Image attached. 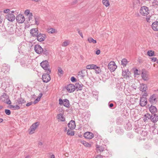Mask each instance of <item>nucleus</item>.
Returning <instances> with one entry per match:
<instances>
[{
    "mask_svg": "<svg viewBox=\"0 0 158 158\" xmlns=\"http://www.w3.org/2000/svg\"><path fill=\"white\" fill-rule=\"evenodd\" d=\"M3 12L4 13L6 14L5 17L8 21L12 22L15 20V17L13 14L15 13L14 11H10L9 9H6L4 10Z\"/></svg>",
    "mask_w": 158,
    "mask_h": 158,
    "instance_id": "1",
    "label": "nucleus"
},
{
    "mask_svg": "<svg viewBox=\"0 0 158 158\" xmlns=\"http://www.w3.org/2000/svg\"><path fill=\"white\" fill-rule=\"evenodd\" d=\"M40 65L46 71L47 73H50L51 71L49 68V65L47 60L42 61L40 63Z\"/></svg>",
    "mask_w": 158,
    "mask_h": 158,
    "instance_id": "2",
    "label": "nucleus"
},
{
    "mask_svg": "<svg viewBox=\"0 0 158 158\" xmlns=\"http://www.w3.org/2000/svg\"><path fill=\"white\" fill-rule=\"evenodd\" d=\"M0 99L2 102L7 104L10 105L11 103L9 96L6 94L4 93L1 96Z\"/></svg>",
    "mask_w": 158,
    "mask_h": 158,
    "instance_id": "3",
    "label": "nucleus"
},
{
    "mask_svg": "<svg viewBox=\"0 0 158 158\" xmlns=\"http://www.w3.org/2000/svg\"><path fill=\"white\" fill-rule=\"evenodd\" d=\"M28 17V20L29 22L33 24H36L38 25L39 24V19L37 18H35L33 19V20H32L33 19L32 14L31 13L29 15H27Z\"/></svg>",
    "mask_w": 158,
    "mask_h": 158,
    "instance_id": "4",
    "label": "nucleus"
},
{
    "mask_svg": "<svg viewBox=\"0 0 158 158\" xmlns=\"http://www.w3.org/2000/svg\"><path fill=\"white\" fill-rule=\"evenodd\" d=\"M31 61L29 59L22 58L21 60V65L23 67H26L29 66L31 63Z\"/></svg>",
    "mask_w": 158,
    "mask_h": 158,
    "instance_id": "5",
    "label": "nucleus"
},
{
    "mask_svg": "<svg viewBox=\"0 0 158 158\" xmlns=\"http://www.w3.org/2000/svg\"><path fill=\"white\" fill-rule=\"evenodd\" d=\"M149 10L148 8L146 6L142 7L140 10V14L143 16H146L149 13Z\"/></svg>",
    "mask_w": 158,
    "mask_h": 158,
    "instance_id": "6",
    "label": "nucleus"
},
{
    "mask_svg": "<svg viewBox=\"0 0 158 158\" xmlns=\"http://www.w3.org/2000/svg\"><path fill=\"white\" fill-rule=\"evenodd\" d=\"M147 89V87L146 85L142 84L140 85V91H142L144 93L143 94V96L146 97L148 95V94L146 93V90Z\"/></svg>",
    "mask_w": 158,
    "mask_h": 158,
    "instance_id": "7",
    "label": "nucleus"
},
{
    "mask_svg": "<svg viewBox=\"0 0 158 158\" xmlns=\"http://www.w3.org/2000/svg\"><path fill=\"white\" fill-rule=\"evenodd\" d=\"M117 66L114 61L110 62L108 65V68L111 71L113 72L117 68Z\"/></svg>",
    "mask_w": 158,
    "mask_h": 158,
    "instance_id": "8",
    "label": "nucleus"
},
{
    "mask_svg": "<svg viewBox=\"0 0 158 158\" xmlns=\"http://www.w3.org/2000/svg\"><path fill=\"white\" fill-rule=\"evenodd\" d=\"M35 52L38 54H40L43 52L45 54L43 48L39 45H36L34 47Z\"/></svg>",
    "mask_w": 158,
    "mask_h": 158,
    "instance_id": "9",
    "label": "nucleus"
},
{
    "mask_svg": "<svg viewBox=\"0 0 158 158\" xmlns=\"http://www.w3.org/2000/svg\"><path fill=\"white\" fill-rule=\"evenodd\" d=\"M39 125V123L38 122H36L33 124L30 127L29 134H31L34 133L35 131L38 127Z\"/></svg>",
    "mask_w": 158,
    "mask_h": 158,
    "instance_id": "10",
    "label": "nucleus"
},
{
    "mask_svg": "<svg viewBox=\"0 0 158 158\" xmlns=\"http://www.w3.org/2000/svg\"><path fill=\"white\" fill-rule=\"evenodd\" d=\"M149 101L151 104H156L157 102L156 96L155 94H153L150 96Z\"/></svg>",
    "mask_w": 158,
    "mask_h": 158,
    "instance_id": "11",
    "label": "nucleus"
},
{
    "mask_svg": "<svg viewBox=\"0 0 158 158\" xmlns=\"http://www.w3.org/2000/svg\"><path fill=\"white\" fill-rule=\"evenodd\" d=\"M49 73L44 74L42 77V79L44 82L47 83L51 79Z\"/></svg>",
    "mask_w": 158,
    "mask_h": 158,
    "instance_id": "12",
    "label": "nucleus"
},
{
    "mask_svg": "<svg viewBox=\"0 0 158 158\" xmlns=\"http://www.w3.org/2000/svg\"><path fill=\"white\" fill-rule=\"evenodd\" d=\"M144 97L143 96L140 98V105L142 106H145L147 103V98Z\"/></svg>",
    "mask_w": 158,
    "mask_h": 158,
    "instance_id": "13",
    "label": "nucleus"
},
{
    "mask_svg": "<svg viewBox=\"0 0 158 158\" xmlns=\"http://www.w3.org/2000/svg\"><path fill=\"white\" fill-rule=\"evenodd\" d=\"M16 20L19 23H23L25 21V18L21 14L18 15L16 17Z\"/></svg>",
    "mask_w": 158,
    "mask_h": 158,
    "instance_id": "14",
    "label": "nucleus"
},
{
    "mask_svg": "<svg viewBox=\"0 0 158 158\" xmlns=\"http://www.w3.org/2000/svg\"><path fill=\"white\" fill-rule=\"evenodd\" d=\"M66 89L69 92H73L75 90V86L73 85L70 84L67 86Z\"/></svg>",
    "mask_w": 158,
    "mask_h": 158,
    "instance_id": "15",
    "label": "nucleus"
},
{
    "mask_svg": "<svg viewBox=\"0 0 158 158\" xmlns=\"http://www.w3.org/2000/svg\"><path fill=\"white\" fill-rule=\"evenodd\" d=\"M30 34L31 36L36 37L38 35V31L36 28H33L30 30Z\"/></svg>",
    "mask_w": 158,
    "mask_h": 158,
    "instance_id": "16",
    "label": "nucleus"
},
{
    "mask_svg": "<svg viewBox=\"0 0 158 158\" xmlns=\"http://www.w3.org/2000/svg\"><path fill=\"white\" fill-rule=\"evenodd\" d=\"M36 37L37 40L40 42L44 41L45 39V35L44 34L40 33Z\"/></svg>",
    "mask_w": 158,
    "mask_h": 158,
    "instance_id": "17",
    "label": "nucleus"
},
{
    "mask_svg": "<svg viewBox=\"0 0 158 158\" xmlns=\"http://www.w3.org/2000/svg\"><path fill=\"white\" fill-rule=\"evenodd\" d=\"M84 137L87 139H91L94 137V135L92 133L87 132L84 133Z\"/></svg>",
    "mask_w": 158,
    "mask_h": 158,
    "instance_id": "18",
    "label": "nucleus"
},
{
    "mask_svg": "<svg viewBox=\"0 0 158 158\" xmlns=\"http://www.w3.org/2000/svg\"><path fill=\"white\" fill-rule=\"evenodd\" d=\"M68 126L71 129H73L76 127L75 123L74 121L71 120L68 124Z\"/></svg>",
    "mask_w": 158,
    "mask_h": 158,
    "instance_id": "19",
    "label": "nucleus"
},
{
    "mask_svg": "<svg viewBox=\"0 0 158 158\" xmlns=\"http://www.w3.org/2000/svg\"><path fill=\"white\" fill-rule=\"evenodd\" d=\"M10 68L9 65H6L5 64L3 65L2 68V71L4 72L5 73H6L10 70Z\"/></svg>",
    "mask_w": 158,
    "mask_h": 158,
    "instance_id": "20",
    "label": "nucleus"
},
{
    "mask_svg": "<svg viewBox=\"0 0 158 158\" xmlns=\"http://www.w3.org/2000/svg\"><path fill=\"white\" fill-rule=\"evenodd\" d=\"M130 72L128 69L125 70H123L122 72V75L124 78H127L129 77Z\"/></svg>",
    "mask_w": 158,
    "mask_h": 158,
    "instance_id": "21",
    "label": "nucleus"
},
{
    "mask_svg": "<svg viewBox=\"0 0 158 158\" xmlns=\"http://www.w3.org/2000/svg\"><path fill=\"white\" fill-rule=\"evenodd\" d=\"M152 28L155 31H158V22L155 21L152 24Z\"/></svg>",
    "mask_w": 158,
    "mask_h": 158,
    "instance_id": "22",
    "label": "nucleus"
},
{
    "mask_svg": "<svg viewBox=\"0 0 158 158\" xmlns=\"http://www.w3.org/2000/svg\"><path fill=\"white\" fill-rule=\"evenodd\" d=\"M75 88L76 87V89H77V91L78 90H81L82 89V87L83 86V85L81 83H76L75 84Z\"/></svg>",
    "mask_w": 158,
    "mask_h": 158,
    "instance_id": "23",
    "label": "nucleus"
},
{
    "mask_svg": "<svg viewBox=\"0 0 158 158\" xmlns=\"http://www.w3.org/2000/svg\"><path fill=\"white\" fill-rule=\"evenodd\" d=\"M104 145L100 146L97 144L96 145V150L98 152H102L104 150Z\"/></svg>",
    "mask_w": 158,
    "mask_h": 158,
    "instance_id": "24",
    "label": "nucleus"
},
{
    "mask_svg": "<svg viewBox=\"0 0 158 158\" xmlns=\"http://www.w3.org/2000/svg\"><path fill=\"white\" fill-rule=\"evenodd\" d=\"M151 119L154 123H155L158 120V116L156 114H154L151 116Z\"/></svg>",
    "mask_w": 158,
    "mask_h": 158,
    "instance_id": "25",
    "label": "nucleus"
},
{
    "mask_svg": "<svg viewBox=\"0 0 158 158\" xmlns=\"http://www.w3.org/2000/svg\"><path fill=\"white\" fill-rule=\"evenodd\" d=\"M57 118L59 121H65L64 117L63 116V114H58L57 116Z\"/></svg>",
    "mask_w": 158,
    "mask_h": 158,
    "instance_id": "26",
    "label": "nucleus"
},
{
    "mask_svg": "<svg viewBox=\"0 0 158 158\" xmlns=\"http://www.w3.org/2000/svg\"><path fill=\"white\" fill-rule=\"evenodd\" d=\"M141 76L142 79L144 81H147L148 79V75L146 72H143L142 73Z\"/></svg>",
    "mask_w": 158,
    "mask_h": 158,
    "instance_id": "27",
    "label": "nucleus"
},
{
    "mask_svg": "<svg viewBox=\"0 0 158 158\" xmlns=\"http://www.w3.org/2000/svg\"><path fill=\"white\" fill-rule=\"evenodd\" d=\"M150 111L152 114L155 113L157 112V109L155 106H151L149 108Z\"/></svg>",
    "mask_w": 158,
    "mask_h": 158,
    "instance_id": "28",
    "label": "nucleus"
},
{
    "mask_svg": "<svg viewBox=\"0 0 158 158\" xmlns=\"http://www.w3.org/2000/svg\"><path fill=\"white\" fill-rule=\"evenodd\" d=\"M97 65L94 64H89L86 66V68L88 69H95Z\"/></svg>",
    "mask_w": 158,
    "mask_h": 158,
    "instance_id": "29",
    "label": "nucleus"
},
{
    "mask_svg": "<svg viewBox=\"0 0 158 158\" xmlns=\"http://www.w3.org/2000/svg\"><path fill=\"white\" fill-rule=\"evenodd\" d=\"M152 5L155 8H158V0H152Z\"/></svg>",
    "mask_w": 158,
    "mask_h": 158,
    "instance_id": "30",
    "label": "nucleus"
},
{
    "mask_svg": "<svg viewBox=\"0 0 158 158\" xmlns=\"http://www.w3.org/2000/svg\"><path fill=\"white\" fill-rule=\"evenodd\" d=\"M63 105L66 107H69L70 106L69 101L66 99L64 100Z\"/></svg>",
    "mask_w": 158,
    "mask_h": 158,
    "instance_id": "31",
    "label": "nucleus"
},
{
    "mask_svg": "<svg viewBox=\"0 0 158 158\" xmlns=\"http://www.w3.org/2000/svg\"><path fill=\"white\" fill-rule=\"evenodd\" d=\"M143 118V120L144 122H145L147 120H148V119H151V116H150V115L149 114L147 113L144 115Z\"/></svg>",
    "mask_w": 158,
    "mask_h": 158,
    "instance_id": "32",
    "label": "nucleus"
},
{
    "mask_svg": "<svg viewBox=\"0 0 158 158\" xmlns=\"http://www.w3.org/2000/svg\"><path fill=\"white\" fill-rule=\"evenodd\" d=\"M48 33L51 34L56 33L57 32V30L51 28L48 29Z\"/></svg>",
    "mask_w": 158,
    "mask_h": 158,
    "instance_id": "33",
    "label": "nucleus"
},
{
    "mask_svg": "<svg viewBox=\"0 0 158 158\" xmlns=\"http://www.w3.org/2000/svg\"><path fill=\"white\" fill-rule=\"evenodd\" d=\"M25 44L24 43H21L19 46L18 49L19 50L22 51L23 50L25 49V47L24 44Z\"/></svg>",
    "mask_w": 158,
    "mask_h": 158,
    "instance_id": "34",
    "label": "nucleus"
},
{
    "mask_svg": "<svg viewBox=\"0 0 158 158\" xmlns=\"http://www.w3.org/2000/svg\"><path fill=\"white\" fill-rule=\"evenodd\" d=\"M102 2L103 4L106 7L110 6V4L109 2V0H102Z\"/></svg>",
    "mask_w": 158,
    "mask_h": 158,
    "instance_id": "35",
    "label": "nucleus"
},
{
    "mask_svg": "<svg viewBox=\"0 0 158 158\" xmlns=\"http://www.w3.org/2000/svg\"><path fill=\"white\" fill-rule=\"evenodd\" d=\"M70 43V41L69 40H66L62 44V46L66 47L68 46Z\"/></svg>",
    "mask_w": 158,
    "mask_h": 158,
    "instance_id": "36",
    "label": "nucleus"
},
{
    "mask_svg": "<svg viewBox=\"0 0 158 158\" xmlns=\"http://www.w3.org/2000/svg\"><path fill=\"white\" fill-rule=\"evenodd\" d=\"M8 32L10 35L14 34L15 32V31L13 27H10L9 29Z\"/></svg>",
    "mask_w": 158,
    "mask_h": 158,
    "instance_id": "37",
    "label": "nucleus"
},
{
    "mask_svg": "<svg viewBox=\"0 0 158 158\" xmlns=\"http://www.w3.org/2000/svg\"><path fill=\"white\" fill-rule=\"evenodd\" d=\"M42 95L43 94L42 93H40L39 97L34 102V104L37 103L40 101V98L42 96Z\"/></svg>",
    "mask_w": 158,
    "mask_h": 158,
    "instance_id": "38",
    "label": "nucleus"
},
{
    "mask_svg": "<svg viewBox=\"0 0 158 158\" xmlns=\"http://www.w3.org/2000/svg\"><path fill=\"white\" fill-rule=\"evenodd\" d=\"M96 68L94 69L95 73L96 74H99L101 72V70L100 67L97 66Z\"/></svg>",
    "mask_w": 158,
    "mask_h": 158,
    "instance_id": "39",
    "label": "nucleus"
},
{
    "mask_svg": "<svg viewBox=\"0 0 158 158\" xmlns=\"http://www.w3.org/2000/svg\"><path fill=\"white\" fill-rule=\"evenodd\" d=\"M17 101L19 104H22L25 102V100L22 98H19L18 99Z\"/></svg>",
    "mask_w": 158,
    "mask_h": 158,
    "instance_id": "40",
    "label": "nucleus"
},
{
    "mask_svg": "<svg viewBox=\"0 0 158 158\" xmlns=\"http://www.w3.org/2000/svg\"><path fill=\"white\" fill-rule=\"evenodd\" d=\"M128 61L126 59H123L121 61V64L123 66H125L127 64Z\"/></svg>",
    "mask_w": 158,
    "mask_h": 158,
    "instance_id": "41",
    "label": "nucleus"
},
{
    "mask_svg": "<svg viewBox=\"0 0 158 158\" xmlns=\"http://www.w3.org/2000/svg\"><path fill=\"white\" fill-rule=\"evenodd\" d=\"M88 40L90 43H92L94 44L96 43L97 41L96 40H94L91 37H89L88 38Z\"/></svg>",
    "mask_w": 158,
    "mask_h": 158,
    "instance_id": "42",
    "label": "nucleus"
},
{
    "mask_svg": "<svg viewBox=\"0 0 158 158\" xmlns=\"http://www.w3.org/2000/svg\"><path fill=\"white\" fill-rule=\"evenodd\" d=\"M84 70L78 72V76L81 77V78L85 76V74L84 73Z\"/></svg>",
    "mask_w": 158,
    "mask_h": 158,
    "instance_id": "43",
    "label": "nucleus"
},
{
    "mask_svg": "<svg viewBox=\"0 0 158 158\" xmlns=\"http://www.w3.org/2000/svg\"><path fill=\"white\" fill-rule=\"evenodd\" d=\"M58 74L59 76H60L61 75H63L64 73V72L62 70V69L60 67H59L58 69Z\"/></svg>",
    "mask_w": 158,
    "mask_h": 158,
    "instance_id": "44",
    "label": "nucleus"
},
{
    "mask_svg": "<svg viewBox=\"0 0 158 158\" xmlns=\"http://www.w3.org/2000/svg\"><path fill=\"white\" fill-rule=\"evenodd\" d=\"M67 134L68 135L73 136L74 135V132L73 131L68 130L67 132Z\"/></svg>",
    "mask_w": 158,
    "mask_h": 158,
    "instance_id": "45",
    "label": "nucleus"
},
{
    "mask_svg": "<svg viewBox=\"0 0 158 158\" xmlns=\"http://www.w3.org/2000/svg\"><path fill=\"white\" fill-rule=\"evenodd\" d=\"M147 54L149 56H154V51L151 50L148 51L147 52Z\"/></svg>",
    "mask_w": 158,
    "mask_h": 158,
    "instance_id": "46",
    "label": "nucleus"
},
{
    "mask_svg": "<svg viewBox=\"0 0 158 158\" xmlns=\"http://www.w3.org/2000/svg\"><path fill=\"white\" fill-rule=\"evenodd\" d=\"M82 143L84 144V145L88 147H90L91 146V145L90 144H89V143L85 142V141H83Z\"/></svg>",
    "mask_w": 158,
    "mask_h": 158,
    "instance_id": "47",
    "label": "nucleus"
},
{
    "mask_svg": "<svg viewBox=\"0 0 158 158\" xmlns=\"http://www.w3.org/2000/svg\"><path fill=\"white\" fill-rule=\"evenodd\" d=\"M5 113L7 115H10V114L11 112L9 110L6 109L5 110Z\"/></svg>",
    "mask_w": 158,
    "mask_h": 158,
    "instance_id": "48",
    "label": "nucleus"
},
{
    "mask_svg": "<svg viewBox=\"0 0 158 158\" xmlns=\"http://www.w3.org/2000/svg\"><path fill=\"white\" fill-rule=\"evenodd\" d=\"M30 13H30V10H27L24 12V14L27 16L28 15H29Z\"/></svg>",
    "mask_w": 158,
    "mask_h": 158,
    "instance_id": "49",
    "label": "nucleus"
},
{
    "mask_svg": "<svg viewBox=\"0 0 158 158\" xmlns=\"http://www.w3.org/2000/svg\"><path fill=\"white\" fill-rule=\"evenodd\" d=\"M64 102V100H62L60 98L59 99V104L60 105H63V102Z\"/></svg>",
    "mask_w": 158,
    "mask_h": 158,
    "instance_id": "50",
    "label": "nucleus"
},
{
    "mask_svg": "<svg viewBox=\"0 0 158 158\" xmlns=\"http://www.w3.org/2000/svg\"><path fill=\"white\" fill-rule=\"evenodd\" d=\"M71 80L73 82H75L76 81V79L73 77H71Z\"/></svg>",
    "mask_w": 158,
    "mask_h": 158,
    "instance_id": "51",
    "label": "nucleus"
},
{
    "mask_svg": "<svg viewBox=\"0 0 158 158\" xmlns=\"http://www.w3.org/2000/svg\"><path fill=\"white\" fill-rule=\"evenodd\" d=\"M134 74L135 75H138L139 74L138 73V70L137 69H135L134 71Z\"/></svg>",
    "mask_w": 158,
    "mask_h": 158,
    "instance_id": "52",
    "label": "nucleus"
},
{
    "mask_svg": "<svg viewBox=\"0 0 158 158\" xmlns=\"http://www.w3.org/2000/svg\"><path fill=\"white\" fill-rule=\"evenodd\" d=\"M20 108L19 106L18 105H16L15 106V109H14V110H16V109H19Z\"/></svg>",
    "mask_w": 158,
    "mask_h": 158,
    "instance_id": "53",
    "label": "nucleus"
},
{
    "mask_svg": "<svg viewBox=\"0 0 158 158\" xmlns=\"http://www.w3.org/2000/svg\"><path fill=\"white\" fill-rule=\"evenodd\" d=\"M141 134H142V135H143L145 136V135H147V133L146 131H142V133Z\"/></svg>",
    "mask_w": 158,
    "mask_h": 158,
    "instance_id": "54",
    "label": "nucleus"
},
{
    "mask_svg": "<svg viewBox=\"0 0 158 158\" xmlns=\"http://www.w3.org/2000/svg\"><path fill=\"white\" fill-rule=\"evenodd\" d=\"M100 50H97L96 52V54L98 55L99 54H100Z\"/></svg>",
    "mask_w": 158,
    "mask_h": 158,
    "instance_id": "55",
    "label": "nucleus"
},
{
    "mask_svg": "<svg viewBox=\"0 0 158 158\" xmlns=\"http://www.w3.org/2000/svg\"><path fill=\"white\" fill-rule=\"evenodd\" d=\"M78 33H79V34H80V36H81V37L82 38H83V35H82V34L81 32H80V31H78Z\"/></svg>",
    "mask_w": 158,
    "mask_h": 158,
    "instance_id": "56",
    "label": "nucleus"
},
{
    "mask_svg": "<svg viewBox=\"0 0 158 158\" xmlns=\"http://www.w3.org/2000/svg\"><path fill=\"white\" fill-rule=\"evenodd\" d=\"M156 57H153L152 58V60L153 61H155L156 60Z\"/></svg>",
    "mask_w": 158,
    "mask_h": 158,
    "instance_id": "57",
    "label": "nucleus"
},
{
    "mask_svg": "<svg viewBox=\"0 0 158 158\" xmlns=\"http://www.w3.org/2000/svg\"><path fill=\"white\" fill-rule=\"evenodd\" d=\"M31 104H32V102H30L28 103H27V104L26 106H29Z\"/></svg>",
    "mask_w": 158,
    "mask_h": 158,
    "instance_id": "58",
    "label": "nucleus"
},
{
    "mask_svg": "<svg viewBox=\"0 0 158 158\" xmlns=\"http://www.w3.org/2000/svg\"><path fill=\"white\" fill-rule=\"evenodd\" d=\"M96 158H102V156L101 155H98Z\"/></svg>",
    "mask_w": 158,
    "mask_h": 158,
    "instance_id": "59",
    "label": "nucleus"
},
{
    "mask_svg": "<svg viewBox=\"0 0 158 158\" xmlns=\"http://www.w3.org/2000/svg\"><path fill=\"white\" fill-rule=\"evenodd\" d=\"M11 108H13V110L15 109V106L13 105H11L10 106Z\"/></svg>",
    "mask_w": 158,
    "mask_h": 158,
    "instance_id": "60",
    "label": "nucleus"
},
{
    "mask_svg": "<svg viewBox=\"0 0 158 158\" xmlns=\"http://www.w3.org/2000/svg\"><path fill=\"white\" fill-rule=\"evenodd\" d=\"M3 19L0 16V24H1L3 21Z\"/></svg>",
    "mask_w": 158,
    "mask_h": 158,
    "instance_id": "61",
    "label": "nucleus"
},
{
    "mask_svg": "<svg viewBox=\"0 0 158 158\" xmlns=\"http://www.w3.org/2000/svg\"><path fill=\"white\" fill-rule=\"evenodd\" d=\"M113 106V103H110L109 105V106L110 108H111V107H112Z\"/></svg>",
    "mask_w": 158,
    "mask_h": 158,
    "instance_id": "62",
    "label": "nucleus"
},
{
    "mask_svg": "<svg viewBox=\"0 0 158 158\" xmlns=\"http://www.w3.org/2000/svg\"><path fill=\"white\" fill-rule=\"evenodd\" d=\"M124 87V86L123 85L122 87H121V88H118V89L120 90H122V89H123Z\"/></svg>",
    "mask_w": 158,
    "mask_h": 158,
    "instance_id": "63",
    "label": "nucleus"
},
{
    "mask_svg": "<svg viewBox=\"0 0 158 158\" xmlns=\"http://www.w3.org/2000/svg\"><path fill=\"white\" fill-rule=\"evenodd\" d=\"M39 146H42L43 144L41 142H39L38 143Z\"/></svg>",
    "mask_w": 158,
    "mask_h": 158,
    "instance_id": "64",
    "label": "nucleus"
}]
</instances>
